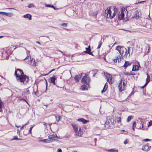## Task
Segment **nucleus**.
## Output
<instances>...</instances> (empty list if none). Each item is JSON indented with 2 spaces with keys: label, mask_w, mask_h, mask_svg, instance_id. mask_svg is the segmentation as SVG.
I'll use <instances>...</instances> for the list:
<instances>
[{
  "label": "nucleus",
  "mask_w": 152,
  "mask_h": 152,
  "mask_svg": "<svg viewBox=\"0 0 152 152\" xmlns=\"http://www.w3.org/2000/svg\"><path fill=\"white\" fill-rule=\"evenodd\" d=\"M17 71L16 69L15 72V75L16 77L17 80L20 82L21 84H26L28 82L29 80V77L27 75H23L24 77H20V75L17 74Z\"/></svg>",
  "instance_id": "f257e3e1"
},
{
  "label": "nucleus",
  "mask_w": 152,
  "mask_h": 152,
  "mask_svg": "<svg viewBox=\"0 0 152 152\" xmlns=\"http://www.w3.org/2000/svg\"><path fill=\"white\" fill-rule=\"evenodd\" d=\"M131 47L128 48V50L124 47H121L118 46L116 48V49L118 50L120 53V54L123 56H125L129 53L130 50L131 49Z\"/></svg>",
  "instance_id": "f03ea898"
},
{
  "label": "nucleus",
  "mask_w": 152,
  "mask_h": 152,
  "mask_svg": "<svg viewBox=\"0 0 152 152\" xmlns=\"http://www.w3.org/2000/svg\"><path fill=\"white\" fill-rule=\"evenodd\" d=\"M117 11V8H115L114 9V12L113 13L112 15H111V11L110 8H108L105 11V12L107 14V17L108 18H112L115 15V12Z\"/></svg>",
  "instance_id": "7ed1b4c3"
},
{
  "label": "nucleus",
  "mask_w": 152,
  "mask_h": 152,
  "mask_svg": "<svg viewBox=\"0 0 152 152\" xmlns=\"http://www.w3.org/2000/svg\"><path fill=\"white\" fill-rule=\"evenodd\" d=\"M91 79L88 75H86L82 78L81 82L83 84H85L89 86Z\"/></svg>",
  "instance_id": "20e7f679"
},
{
  "label": "nucleus",
  "mask_w": 152,
  "mask_h": 152,
  "mask_svg": "<svg viewBox=\"0 0 152 152\" xmlns=\"http://www.w3.org/2000/svg\"><path fill=\"white\" fill-rule=\"evenodd\" d=\"M72 127L74 129L75 135L81 137L82 134L81 132L78 130V128L75 124H72Z\"/></svg>",
  "instance_id": "39448f33"
},
{
  "label": "nucleus",
  "mask_w": 152,
  "mask_h": 152,
  "mask_svg": "<svg viewBox=\"0 0 152 152\" xmlns=\"http://www.w3.org/2000/svg\"><path fill=\"white\" fill-rule=\"evenodd\" d=\"M106 76L107 79V81L110 84H111L113 83L112 81V75L107 73H106Z\"/></svg>",
  "instance_id": "423d86ee"
},
{
  "label": "nucleus",
  "mask_w": 152,
  "mask_h": 152,
  "mask_svg": "<svg viewBox=\"0 0 152 152\" xmlns=\"http://www.w3.org/2000/svg\"><path fill=\"white\" fill-rule=\"evenodd\" d=\"M145 27L148 29H152V23L149 20H148L145 25Z\"/></svg>",
  "instance_id": "0eeeda50"
},
{
  "label": "nucleus",
  "mask_w": 152,
  "mask_h": 152,
  "mask_svg": "<svg viewBox=\"0 0 152 152\" xmlns=\"http://www.w3.org/2000/svg\"><path fill=\"white\" fill-rule=\"evenodd\" d=\"M56 137H57L56 134H53L48 136V137L50 139L51 141L53 142V141L57 140L54 139L56 138Z\"/></svg>",
  "instance_id": "6e6552de"
},
{
  "label": "nucleus",
  "mask_w": 152,
  "mask_h": 152,
  "mask_svg": "<svg viewBox=\"0 0 152 152\" xmlns=\"http://www.w3.org/2000/svg\"><path fill=\"white\" fill-rule=\"evenodd\" d=\"M151 146L148 145H143L142 147V149L145 151H148L151 148Z\"/></svg>",
  "instance_id": "1a4fd4ad"
},
{
  "label": "nucleus",
  "mask_w": 152,
  "mask_h": 152,
  "mask_svg": "<svg viewBox=\"0 0 152 152\" xmlns=\"http://www.w3.org/2000/svg\"><path fill=\"white\" fill-rule=\"evenodd\" d=\"M86 50L84 51V52L92 56H93V55L92 53V52H91V49L90 48V45L88 46V48H86Z\"/></svg>",
  "instance_id": "9d476101"
},
{
  "label": "nucleus",
  "mask_w": 152,
  "mask_h": 152,
  "mask_svg": "<svg viewBox=\"0 0 152 152\" xmlns=\"http://www.w3.org/2000/svg\"><path fill=\"white\" fill-rule=\"evenodd\" d=\"M56 79V78L54 76L52 77H50L49 81L50 83H53L54 85H56L55 80Z\"/></svg>",
  "instance_id": "9b49d317"
},
{
  "label": "nucleus",
  "mask_w": 152,
  "mask_h": 152,
  "mask_svg": "<svg viewBox=\"0 0 152 152\" xmlns=\"http://www.w3.org/2000/svg\"><path fill=\"white\" fill-rule=\"evenodd\" d=\"M122 80H121L118 85V89L119 91H121L124 90V88L123 87L122 85Z\"/></svg>",
  "instance_id": "f8f14e48"
},
{
  "label": "nucleus",
  "mask_w": 152,
  "mask_h": 152,
  "mask_svg": "<svg viewBox=\"0 0 152 152\" xmlns=\"http://www.w3.org/2000/svg\"><path fill=\"white\" fill-rule=\"evenodd\" d=\"M133 17L136 19H139L140 16L138 11H136L134 12L133 14Z\"/></svg>",
  "instance_id": "ddd939ff"
},
{
  "label": "nucleus",
  "mask_w": 152,
  "mask_h": 152,
  "mask_svg": "<svg viewBox=\"0 0 152 152\" xmlns=\"http://www.w3.org/2000/svg\"><path fill=\"white\" fill-rule=\"evenodd\" d=\"M82 76V74H80L78 75H76L74 78L76 82H78L80 79L81 77Z\"/></svg>",
  "instance_id": "4468645a"
},
{
  "label": "nucleus",
  "mask_w": 152,
  "mask_h": 152,
  "mask_svg": "<svg viewBox=\"0 0 152 152\" xmlns=\"http://www.w3.org/2000/svg\"><path fill=\"white\" fill-rule=\"evenodd\" d=\"M105 151L108 152H118V150L116 148L105 149Z\"/></svg>",
  "instance_id": "2eb2a0df"
},
{
  "label": "nucleus",
  "mask_w": 152,
  "mask_h": 152,
  "mask_svg": "<svg viewBox=\"0 0 152 152\" xmlns=\"http://www.w3.org/2000/svg\"><path fill=\"white\" fill-rule=\"evenodd\" d=\"M23 17L25 18H27L29 20H31V15L29 14H27L23 16Z\"/></svg>",
  "instance_id": "dca6fc26"
},
{
  "label": "nucleus",
  "mask_w": 152,
  "mask_h": 152,
  "mask_svg": "<svg viewBox=\"0 0 152 152\" xmlns=\"http://www.w3.org/2000/svg\"><path fill=\"white\" fill-rule=\"evenodd\" d=\"M124 16V13L122 11L121 12V14L120 15H118V19L119 20H121L122 19H123Z\"/></svg>",
  "instance_id": "f3484780"
},
{
  "label": "nucleus",
  "mask_w": 152,
  "mask_h": 152,
  "mask_svg": "<svg viewBox=\"0 0 152 152\" xmlns=\"http://www.w3.org/2000/svg\"><path fill=\"white\" fill-rule=\"evenodd\" d=\"M77 121H79L82 122L83 124H85L88 121L83 118H79L77 119Z\"/></svg>",
  "instance_id": "a211bd4d"
},
{
  "label": "nucleus",
  "mask_w": 152,
  "mask_h": 152,
  "mask_svg": "<svg viewBox=\"0 0 152 152\" xmlns=\"http://www.w3.org/2000/svg\"><path fill=\"white\" fill-rule=\"evenodd\" d=\"M16 70L17 71H19L20 72V77H24V76H23V75H24V73L23 71L19 69H16Z\"/></svg>",
  "instance_id": "6ab92c4d"
},
{
  "label": "nucleus",
  "mask_w": 152,
  "mask_h": 152,
  "mask_svg": "<svg viewBox=\"0 0 152 152\" xmlns=\"http://www.w3.org/2000/svg\"><path fill=\"white\" fill-rule=\"evenodd\" d=\"M147 78L146 79L145 85H147L150 80V77L149 75L147 73Z\"/></svg>",
  "instance_id": "aec40b11"
},
{
  "label": "nucleus",
  "mask_w": 152,
  "mask_h": 152,
  "mask_svg": "<svg viewBox=\"0 0 152 152\" xmlns=\"http://www.w3.org/2000/svg\"><path fill=\"white\" fill-rule=\"evenodd\" d=\"M131 64V63H130L128 61H126L123 66L124 67L126 68L127 66H130Z\"/></svg>",
  "instance_id": "412c9836"
},
{
  "label": "nucleus",
  "mask_w": 152,
  "mask_h": 152,
  "mask_svg": "<svg viewBox=\"0 0 152 152\" xmlns=\"http://www.w3.org/2000/svg\"><path fill=\"white\" fill-rule=\"evenodd\" d=\"M138 66L137 65H134L132 69V71H136L139 70Z\"/></svg>",
  "instance_id": "4be33fe9"
},
{
  "label": "nucleus",
  "mask_w": 152,
  "mask_h": 152,
  "mask_svg": "<svg viewBox=\"0 0 152 152\" xmlns=\"http://www.w3.org/2000/svg\"><path fill=\"white\" fill-rule=\"evenodd\" d=\"M41 141L45 143H50L51 141L48 138V139H44L41 140Z\"/></svg>",
  "instance_id": "5701e85b"
},
{
  "label": "nucleus",
  "mask_w": 152,
  "mask_h": 152,
  "mask_svg": "<svg viewBox=\"0 0 152 152\" xmlns=\"http://www.w3.org/2000/svg\"><path fill=\"white\" fill-rule=\"evenodd\" d=\"M55 116L56 120L57 122L59 121L61 118V117L60 115H57L56 116L55 115Z\"/></svg>",
  "instance_id": "b1692460"
},
{
  "label": "nucleus",
  "mask_w": 152,
  "mask_h": 152,
  "mask_svg": "<svg viewBox=\"0 0 152 152\" xmlns=\"http://www.w3.org/2000/svg\"><path fill=\"white\" fill-rule=\"evenodd\" d=\"M81 88L82 90H85L87 89V87L84 84L81 86Z\"/></svg>",
  "instance_id": "393cba45"
},
{
  "label": "nucleus",
  "mask_w": 152,
  "mask_h": 152,
  "mask_svg": "<svg viewBox=\"0 0 152 152\" xmlns=\"http://www.w3.org/2000/svg\"><path fill=\"white\" fill-rule=\"evenodd\" d=\"M133 118V116H132V115H130V116H129L127 119V121H126L127 122H129L130 120H131L132 119V118Z\"/></svg>",
  "instance_id": "a878e982"
},
{
  "label": "nucleus",
  "mask_w": 152,
  "mask_h": 152,
  "mask_svg": "<svg viewBox=\"0 0 152 152\" xmlns=\"http://www.w3.org/2000/svg\"><path fill=\"white\" fill-rule=\"evenodd\" d=\"M4 102L1 101L0 99V109H2L3 107L4 106Z\"/></svg>",
  "instance_id": "bb28decb"
},
{
  "label": "nucleus",
  "mask_w": 152,
  "mask_h": 152,
  "mask_svg": "<svg viewBox=\"0 0 152 152\" xmlns=\"http://www.w3.org/2000/svg\"><path fill=\"white\" fill-rule=\"evenodd\" d=\"M107 87H106V85H104L103 90L101 92L102 93H103L105 92V91L107 89Z\"/></svg>",
  "instance_id": "cd10ccee"
},
{
  "label": "nucleus",
  "mask_w": 152,
  "mask_h": 152,
  "mask_svg": "<svg viewBox=\"0 0 152 152\" xmlns=\"http://www.w3.org/2000/svg\"><path fill=\"white\" fill-rule=\"evenodd\" d=\"M28 7L29 8H31L32 7H35V6L33 3H31L28 5Z\"/></svg>",
  "instance_id": "c85d7f7f"
},
{
  "label": "nucleus",
  "mask_w": 152,
  "mask_h": 152,
  "mask_svg": "<svg viewBox=\"0 0 152 152\" xmlns=\"http://www.w3.org/2000/svg\"><path fill=\"white\" fill-rule=\"evenodd\" d=\"M7 16H9L10 17H11L13 15V14L12 13H7L6 12V15Z\"/></svg>",
  "instance_id": "c756f323"
},
{
  "label": "nucleus",
  "mask_w": 152,
  "mask_h": 152,
  "mask_svg": "<svg viewBox=\"0 0 152 152\" xmlns=\"http://www.w3.org/2000/svg\"><path fill=\"white\" fill-rule=\"evenodd\" d=\"M97 14V11H95L93 12L92 14V15L93 17H96Z\"/></svg>",
  "instance_id": "7c9ffc66"
},
{
  "label": "nucleus",
  "mask_w": 152,
  "mask_h": 152,
  "mask_svg": "<svg viewBox=\"0 0 152 152\" xmlns=\"http://www.w3.org/2000/svg\"><path fill=\"white\" fill-rule=\"evenodd\" d=\"M22 139L18 138L17 136H15L13 138L12 140H21Z\"/></svg>",
  "instance_id": "2f4dec72"
},
{
  "label": "nucleus",
  "mask_w": 152,
  "mask_h": 152,
  "mask_svg": "<svg viewBox=\"0 0 152 152\" xmlns=\"http://www.w3.org/2000/svg\"><path fill=\"white\" fill-rule=\"evenodd\" d=\"M45 6L46 7H51L52 8H53L54 7V6H53V5H50V4H45Z\"/></svg>",
  "instance_id": "473e14b6"
},
{
  "label": "nucleus",
  "mask_w": 152,
  "mask_h": 152,
  "mask_svg": "<svg viewBox=\"0 0 152 152\" xmlns=\"http://www.w3.org/2000/svg\"><path fill=\"white\" fill-rule=\"evenodd\" d=\"M99 45L97 48V49H99L100 48L102 45V42L101 41L99 42Z\"/></svg>",
  "instance_id": "72a5a7b5"
},
{
  "label": "nucleus",
  "mask_w": 152,
  "mask_h": 152,
  "mask_svg": "<svg viewBox=\"0 0 152 152\" xmlns=\"http://www.w3.org/2000/svg\"><path fill=\"white\" fill-rule=\"evenodd\" d=\"M121 117H119L117 118V122L118 123H119L120 122H121Z\"/></svg>",
  "instance_id": "f704fd0d"
},
{
  "label": "nucleus",
  "mask_w": 152,
  "mask_h": 152,
  "mask_svg": "<svg viewBox=\"0 0 152 152\" xmlns=\"http://www.w3.org/2000/svg\"><path fill=\"white\" fill-rule=\"evenodd\" d=\"M28 122L27 123H26V124H25L23 125L20 128V130H22V129H23V128L24 127L26 126V125L28 124Z\"/></svg>",
  "instance_id": "c9c22d12"
},
{
  "label": "nucleus",
  "mask_w": 152,
  "mask_h": 152,
  "mask_svg": "<svg viewBox=\"0 0 152 152\" xmlns=\"http://www.w3.org/2000/svg\"><path fill=\"white\" fill-rule=\"evenodd\" d=\"M67 23H63L61 24V25L63 27H66L67 26Z\"/></svg>",
  "instance_id": "e433bc0d"
},
{
  "label": "nucleus",
  "mask_w": 152,
  "mask_h": 152,
  "mask_svg": "<svg viewBox=\"0 0 152 152\" xmlns=\"http://www.w3.org/2000/svg\"><path fill=\"white\" fill-rule=\"evenodd\" d=\"M140 122H141V124H142V126L141 127H140V129H143V122L142 121H140Z\"/></svg>",
  "instance_id": "4c0bfd02"
},
{
  "label": "nucleus",
  "mask_w": 152,
  "mask_h": 152,
  "mask_svg": "<svg viewBox=\"0 0 152 152\" xmlns=\"http://www.w3.org/2000/svg\"><path fill=\"white\" fill-rule=\"evenodd\" d=\"M29 58H30V59L31 58V56L30 54H28V55H27V57L24 60H25Z\"/></svg>",
  "instance_id": "58836bf2"
},
{
  "label": "nucleus",
  "mask_w": 152,
  "mask_h": 152,
  "mask_svg": "<svg viewBox=\"0 0 152 152\" xmlns=\"http://www.w3.org/2000/svg\"><path fill=\"white\" fill-rule=\"evenodd\" d=\"M20 101H23V102H26L28 104H29L26 101L25 99L22 98L21 99H20Z\"/></svg>",
  "instance_id": "ea45409f"
},
{
  "label": "nucleus",
  "mask_w": 152,
  "mask_h": 152,
  "mask_svg": "<svg viewBox=\"0 0 152 152\" xmlns=\"http://www.w3.org/2000/svg\"><path fill=\"white\" fill-rule=\"evenodd\" d=\"M152 125V120L151 121L148 122V126L149 127L151 125Z\"/></svg>",
  "instance_id": "a19ab883"
},
{
  "label": "nucleus",
  "mask_w": 152,
  "mask_h": 152,
  "mask_svg": "<svg viewBox=\"0 0 152 152\" xmlns=\"http://www.w3.org/2000/svg\"><path fill=\"white\" fill-rule=\"evenodd\" d=\"M55 69H52V70H50L48 73H47V74H45V75H48L51 72H52L54 71H55Z\"/></svg>",
  "instance_id": "79ce46f5"
},
{
  "label": "nucleus",
  "mask_w": 152,
  "mask_h": 152,
  "mask_svg": "<svg viewBox=\"0 0 152 152\" xmlns=\"http://www.w3.org/2000/svg\"><path fill=\"white\" fill-rule=\"evenodd\" d=\"M151 140L149 139H144L143 140L145 142H148V141H150Z\"/></svg>",
  "instance_id": "37998d69"
},
{
  "label": "nucleus",
  "mask_w": 152,
  "mask_h": 152,
  "mask_svg": "<svg viewBox=\"0 0 152 152\" xmlns=\"http://www.w3.org/2000/svg\"><path fill=\"white\" fill-rule=\"evenodd\" d=\"M129 141V140L128 139H126L124 142V143L125 144H126L128 142V141Z\"/></svg>",
  "instance_id": "c03bdc74"
},
{
  "label": "nucleus",
  "mask_w": 152,
  "mask_h": 152,
  "mask_svg": "<svg viewBox=\"0 0 152 152\" xmlns=\"http://www.w3.org/2000/svg\"><path fill=\"white\" fill-rule=\"evenodd\" d=\"M0 13L1 14H3L4 15H6V12H0Z\"/></svg>",
  "instance_id": "a18cd8bd"
},
{
  "label": "nucleus",
  "mask_w": 152,
  "mask_h": 152,
  "mask_svg": "<svg viewBox=\"0 0 152 152\" xmlns=\"http://www.w3.org/2000/svg\"><path fill=\"white\" fill-rule=\"evenodd\" d=\"M33 127V126H32L31 127H30L29 130V132L30 133V134H31V130L32 129V128Z\"/></svg>",
  "instance_id": "49530a36"
},
{
  "label": "nucleus",
  "mask_w": 152,
  "mask_h": 152,
  "mask_svg": "<svg viewBox=\"0 0 152 152\" xmlns=\"http://www.w3.org/2000/svg\"><path fill=\"white\" fill-rule=\"evenodd\" d=\"M57 151L58 152H61L62 151L61 149L58 148V149Z\"/></svg>",
  "instance_id": "de8ad7c7"
},
{
  "label": "nucleus",
  "mask_w": 152,
  "mask_h": 152,
  "mask_svg": "<svg viewBox=\"0 0 152 152\" xmlns=\"http://www.w3.org/2000/svg\"><path fill=\"white\" fill-rule=\"evenodd\" d=\"M125 74L127 75H132L130 73H129V72H126L125 73Z\"/></svg>",
  "instance_id": "09e8293b"
},
{
  "label": "nucleus",
  "mask_w": 152,
  "mask_h": 152,
  "mask_svg": "<svg viewBox=\"0 0 152 152\" xmlns=\"http://www.w3.org/2000/svg\"><path fill=\"white\" fill-rule=\"evenodd\" d=\"M118 59V58H116L115 59L113 60V61H114V62H115V63H116Z\"/></svg>",
  "instance_id": "8fccbe9b"
},
{
  "label": "nucleus",
  "mask_w": 152,
  "mask_h": 152,
  "mask_svg": "<svg viewBox=\"0 0 152 152\" xmlns=\"http://www.w3.org/2000/svg\"><path fill=\"white\" fill-rule=\"evenodd\" d=\"M125 83H124V82L123 83V87L124 88V86H125Z\"/></svg>",
  "instance_id": "3c124183"
},
{
  "label": "nucleus",
  "mask_w": 152,
  "mask_h": 152,
  "mask_svg": "<svg viewBox=\"0 0 152 152\" xmlns=\"http://www.w3.org/2000/svg\"><path fill=\"white\" fill-rule=\"evenodd\" d=\"M117 58H118V59L117 60V61H118V62H119V61H121V59L118 58V57H117Z\"/></svg>",
  "instance_id": "603ef678"
},
{
  "label": "nucleus",
  "mask_w": 152,
  "mask_h": 152,
  "mask_svg": "<svg viewBox=\"0 0 152 152\" xmlns=\"http://www.w3.org/2000/svg\"><path fill=\"white\" fill-rule=\"evenodd\" d=\"M136 124V122H134L133 123V126H134V125H135Z\"/></svg>",
  "instance_id": "864d4df0"
},
{
  "label": "nucleus",
  "mask_w": 152,
  "mask_h": 152,
  "mask_svg": "<svg viewBox=\"0 0 152 152\" xmlns=\"http://www.w3.org/2000/svg\"><path fill=\"white\" fill-rule=\"evenodd\" d=\"M59 52H60L61 53L64 54V53H63V52H62V51H61V50H57Z\"/></svg>",
  "instance_id": "5fc2aeb1"
},
{
  "label": "nucleus",
  "mask_w": 152,
  "mask_h": 152,
  "mask_svg": "<svg viewBox=\"0 0 152 152\" xmlns=\"http://www.w3.org/2000/svg\"><path fill=\"white\" fill-rule=\"evenodd\" d=\"M26 94H29V90H27V92H26Z\"/></svg>",
  "instance_id": "6e6d98bb"
},
{
  "label": "nucleus",
  "mask_w": 152,
  "mask_h": 152,
  "mask_svg": "<svg viewBox=\"0 0 152 152\" xmlns=\"http://www.w3.org/2000/svg\"><path fill=\"white\" fill-rule=\"evenodd\" d=\"M33 66H36V63L35 62L33 64Z\"/></svg>",
  "instance_id": "4d7b16f0"
},
{
  "label": "nucleus",
  "mask_w": 152,
  "mask_h": 152,
  "mask_svg": "<svg viewBox=\"0 0 152 152\" xmlns=\"http://www.w3.org/2000/svg\"><path fill=\"white\" fill-rule=\"evenodd\" d=\"M8 9H14V10H16V9H15L14 8H8Z\"/></svg>",
  "instance_id": "13d9d810"
},
{
  "label": "nucleus",
  "mask_w": 152,
  "mask_h": 152,
  "mask_svg": "<svg viewBox=\"0 0 152 152\" xmlns=\"http://www.w3.org/2000/svg\"><path fill=\"white\" fill-rule=\"evenodd\" d=\"M79 131H80V132H81V128L80 127L79 129Z\"/></svg>",
  "instance_id": "bf43d9fd"
},
{
  "label": "nucleus",
  "mask_w": 152,
  "mask_h": 152,
  "mask_svg": "<svg viewBox=\"0 0 152 152\" xmlns=\"http://www.w3.org/2000/svg\"><path fill=\"white\" fill-rule=\"evenodd\" d=\"M145 85V84L142 86L141 87V88H144V87H145L146 85Z\"/></svg>",
  "instance_id": "052dcab7"
},
{
  "label": "nucleus",
  "mask_w": 152,
  "mask_h": 152,
  "mask_svg": "<svg viewBox=\"0 0 152 152\" xmlns=\"http://www.w3.org/2000/svg\"><path fill=\"white\" fill-rule=\"evenodd\" d=\"M53 8L55 10H58V9L55 7L54 6V7H53Z\"/></svg>",
  "instance_id": "680f3d73"
},
{
  "label": "nucleus",
  "mask_w": 152,
  "mask_h": 152,
  "mask_svg": "<svg viewBox=\"0 0 152 152\" xmlns=\"http://www.w3.org/2000/svg\"><path fill=\"white\" fill-rule=\"evenodd\" d=\"M36 43H38V44H39L40 45L41 44L40 42H38V41H37L36 42Z\"/></svg>",
  "instance_id": "e2e57ef3"
},
{
  "label": "nucleus",
  "mask_w": 152,
  "mask_h": 152,
  "mask_svg": "<svg viewBox=\"0 0 152 152\" xmlns=\"http://www.w3.org/2000/svg\"><path fill=\"white\" fill-rule=\"evenodd\" d=\"M45 126V127H47V126H46V124L45 123H44V124H43Z\"/></svg>",
  "instance_id": "0e129e2a"
},
{
  "label": "nucleus",
  "mask_w": 152,
  "mask_h": 152,
  "mask_svg": "<svg viewBox=\"0 0 152 152\" xmlns=\"http://www.w3.org/2000/svg\"><path fill=\"white\" fill-rule=\"evenodd\" d=\"M20 131L19 130V129H18L17 130V133H20Z\"/></svg>",
  "instance_id": "69168bd1"
},
{
  "label": "nucleus",
  "mask_w": 152,
  "mask_h": 152,
  "mask_svg": "<svg viewBox=\"0 0 152 152\" xmlns=\"http://www.w3.org/2000/svg\"><path fill=\"white\" fill-rule=\"evenodd\" d=\"M138 118L140 120H142V118Z\"/></svg>",
  "instance_id": "338daca9"
},
{
  "label": "nucleus",
  "mask_w": 152,
  "mask_h": 152,
  "mask_svg": "<svg viewBox=\"0 0 152 152\" xmlns=\"http://www.w3.org/2000/svg\"><path fill=\"white\" fill-rule=\"evenodd\" d=\"M56 138L57 139H61L59 137H58L57 136V137H56Z\"/></svg>",
  "instance_id": "774afa93"
}]
</instances>
